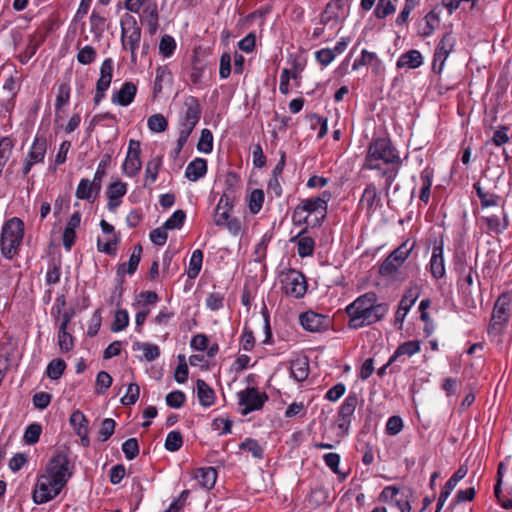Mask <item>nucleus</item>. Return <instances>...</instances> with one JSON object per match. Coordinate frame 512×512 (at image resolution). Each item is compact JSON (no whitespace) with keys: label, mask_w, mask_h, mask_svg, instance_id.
I'll list each match as a JSON object with an SVG mask.
<instances>
[{"label":"nucleus","mask_w":512,"mask_h":512,"mask_svg":"<svg viewBox=\"0 0 512 512\" xmlns=\"http://www.w3.org/2000/svg\"><path fill=\"white\" fill-rule=\"evenodd\" d=\"M302 327L309 332H321L329 327L330 320L327 316L308 311L300 315Z\"/></svg>","instance_id":"obj_16"},{"label":"nucleus","mask_w":512,"mask_h":512,"mask_svg":"<svg viewBox=\"0 0 512 512\" xmlns=\"http://www.w3.org/2000/svg\"><path fill=\"white\" fill-rule=\"evenodd\" d=\"M314 240L309 236L300 237L297 242V252L300 257H307L313 254Z\"/></svg>","instance_id":"obj_46"},{"label":"nucleus","mask_w":512,"mask_h":512,"mask_svg":"<svg viewBox=\"0 0 512 512\" xmlns=\"http://www.w3.org/2000/svg\"><path fill=\"white\" fill-rule=\"evenodd\" d=\"M66 368V363L64 360L57 358L53 359L47 366V376L52 380L59 379L64 373Z\"/></svg>","instance_id":"obj_42"},{"label":"nucleus","mask_w":512,"mask_h":512,"mask_svg":"<svg viewBox=\"0 0 512 512\" xmlns=\"http://www.w3.org/2000/svg\"><path fill=\"white\" fill-rule=\"evenodd\" d=\"M58 345L63 353L71 351L74 347L73 336L67 330L58 331Z\"/></svg>","instance_id":"obj_58"},{"label":"nucleus","mask_w":512,"mask_h":512,"mask_svg":"<svg viewBox=\"0 0 512 512\" xmlns=\"http://www.w3.org/2000/svg\"><path fill=\"white\" fill-rule=\"evenodd\" d=\"M330 199L331 193L323 191L318 197L302 200L293 212V222L297 224L305 223L312 227L320 225L326 217L327 204Z\"/></svg>","instance_id":"obj_3"},{"label":"nucleus","mask_w":512,"mask_h":512,"mask_svg":"<svg viewBox=\"0 0 512 512\" xmlns=\"http://www.w3.org/2000/svg\"><path fill=\"white\" fill-rule=\"evenodd\" d=\"M430 271L435 279H440L445 275L443 247L441 245L433 247L430 259Z\"/></svg>","instance_id":"obj_27"},{"label":"nucleus","mask_w":512,"mask_h":512,"mask_svg":"<svg viewBox=\"0 0 512 512\" xmlns=\"http://www.w3.org/2000/svg\"><path fill=\"white\" fill-rule=\"evenodd\" d=\"M377 301L376 293L367 292L350 303L345 309L349 317L348 327L359 329L383 319L389 308L386 303H378Z\"/></svg>","instance_id":"obj_2"},{"label":"nucleus","mask_w":512,"mask_h":512,"mask_svg":"<svg viewBox=\"0 0 512 512\" xmlns=\"http://www.w3.org/2000/svg\"><path fill=\"white\" fill-rule=\"evenodd\" d=\"M116 422L111 418H105L101 423V428L98 432L100 441H107L114 433Z\"/></svg>","instance_id":"obj_52"},{"label":"nucleus","mask_w":512,"mask_h":512,"mask_svg":"<svg viewBox=\"0 0 512 512\" xmlns=\"http://www.w3.org/2000/svg\"><path fill=\"white\" fill-rule=\"evenodd\" d=\"M23 237V221L17 217L7 220L2 227L0 238L2 255L7 259H12L18 253Z\"/></svg>","instance_id":"obj_5"},{"label":"nucleus","mask_w":512,"mask_h":512,"mask_svg":"<svg viewBox=\"0 0 512 512\" xmlns=\"http://www.w3.org/2000/svg\"><path fill=\"white\" fill-rule=\"evenodd\" d=\"M196 386L200 404L204 407L211 406L214 403L215 399L214 391L202 379L197 380Z\"/></svg>","instance_id":"obj_34"},{"label":"nucleus","mask_w":512,"mask_h":512,"mask_svg":"<svg viewBox=\"0 0 512 512\" xmlns=\"http://www.w3.org/2000/svg\"><path fill=\"white\" fill-rule=\"evenodd\" d=\"M142 23L147 25L148 32L154 35L159 28L158 5L154 0H149L144 6L141 15Z\"/></svg>","instance_id":"obj_19"},{"label":"nucleus","mask_w":512,"mask_h":512,"mask_svg":"<svg viewBox=\"0 0 512 512\" xmlns=\"http://www.w3.org/2000/svg\"><path fill=\"white\" fill-rule=\"evenodd\" d=\"M171 72L167 66H159L156 69V77L154 82V94H158L163 89V83L164 82H170L171 81Z\"/></svg>","instance_id":"obj_40"},{"label":"nucleus","mask_w":512,"mask_h":512,"mask_svg":"<svg viewBox=\"0 0 512 512\" xmlns=\"http://www.w3.org/2000/svg\"><path fill=\"white\" fill-rule=\"evenodd\" d=\"M183 445V438L179 431H171L167 434L165 439V448L168 451H178Z\"/></svg>","instance_id":"obj_47"},{"label":"nucleus","mask_w":512,"mask_h":512,"mask_svg":"<svg viewBox=\"0 0 512 512\" xmlns=\"http://www.w3.org/2000/svg\"><path fill=\"white\" fill-rule=\"evenodd\" d=\"M357 404L358 397L355 393H350L345 398L338 411V427L340 429L344 431L348 430Z\"/></svg>","instance_id":"obj_17"},{"label":"nucleus","mask_w":512,"mask_h":512,"mask_svg":"<svg viewBox=\"0 0 512 512\" xmlns=\"http://www.w3.org/2000/svg\"><path fill=\"white\" fill-rule=\"evenodd\" d=\"M176 49V42L170 35L162 36L159 43V52L164 57H170Z\"/></svg>","instance_id":"obj_51"},{"label":"nucleus","mask_w":512,"mask_h":512,"mask_svg":"<svg viewBox=\"0 0 512 512\" xmlns=\"http://www.w3.org/2000/svg\"><path fill=\"white\" fill-rule=\"evenodd\" d=\"M283 291L286 295L301 298L307 290V283L304 275L296 270H289L281 280Z\"/></svg>","instance_id":"obj_9"},{"label":"nucleus","mask_w":512,"mask_h":512,"mask_svg":"<svg viewBox=\"0 0 512 512\" xmlns=\"http://www.w3.org/2000/svg\"><path fill=\"white\" fill-rule=\"evenodd\" d=\"M148 128L155 133L164 132L168 127V122L162 114H153L147 120Z\"/></svg>","instance_id":"obj_43"},{"label":"nucleus","mask_w":512,"mask_h":512,"mask_svg":"<svg viewBox=\"0 0 512 512\" xmlns=\"http://www.w3.org/2000/svg\"><path fill=\"white\" fill-rule=\"evenodd\" d=\"M109 161H110V156L105 155L102 158V160L100 161V163L97 167V170L94 174L93 181H94V186H96V195L99 194V192L101 190V182L105 175V167Z\"/></svg>","instance_id":"obj_59"},{"label":"nucleus","mask_w":512,"mask_h":512,"mask_svg":"<svg viewBox=\"0 0 512 512\" xmlns=\"http://www.w3.org/2000/svg\"><path fill=\"white\" fill-rule=\"evenodd\" d=\"M141 254H142V246L140 244H137L134 246L133 248V251L130 255V258H129V261H128V264H127V269L124 270V267L126 266L125 263L121 264L119 267H118V274L120 273H128V274H133L139 263H140V260H141Z\"/></svg>","instance_id":"obj_35"},{"label":"nucleus","mask_w":512,"mask_h":512,"mask_svg":"<svg viewBox=\"0 0 512 512\" xmlns=\"http://www.w3.org/2000/svg\"><path fill=\"white\" fill-rule=\"evenodd\" d=\"M197 149L203 153H210L213 149V135L209 129H203L197 144Z\"/></svg>","instance_id":"obj_50"},{"label":"nucleus","mask_w":512,"mask_h":512,"mask_svg":"<svg viewBox=\"0 0 512 512\" xmlns=\"http://www.w3.org/2000/svg\"><path fill=\"white\" fill-rule=\"evenodd\" d=\"M202 263L203 252L200 249L194 250L189 261L188 269L186 270L189 279H195L199 275Z\"/></svg>","instance_id":"obj_37"},{"label":"nucleus","mask_w":512,"mask_h":512,"mask_svg":"<svg viewBox=\"0 0 512 512\" xmlns=\"http://www.w3.org/2000/svg\"><path fill=\"white\" fill-rule=\"evenodd\" d=\"M94 192L96 193V186H94V181L83 178L80 180L77 186L75 196L80 200L91 201Z\"/></svg>","instance_id":"obj_36"},{"label":"nucleus","mask_w":512,"mask_h":512,"mask_svg":"<svg viewBox=\"0 0 512 512\" xmlns=\"http://www.w3.org/2000/svg\"><path fill=\"white\" fill-rule=\"evenodd\" d=\"M71 476L68 457L64 453H57L50 459L46 472L39 476L33 490V501L36 504H43L54 499Z\"/></svg>","instance_id":"obj_1"},{"label":"nucleus","mask_w":512,"mask_h":512,"mask_svg":"<svg viewBox=\"0 0 512 512\" xmlns=\"http://www.w3.org/2000/svg\"><path fill=\"white\" fill-rule=\"evenodd\" d=\"M120 26L122 48L130 51L131 62L135 64L137 61L136 51L141 43V28L136 18L130 14L121 17Z\"/></svg>","instance_id":"obj_6"},{"label":"nucleus","mask_w":512,"mask_h":512,"mask_svg":"<svg viewBox=\"0 0 512 512\" xmlns=\"http://www.w3.org/2000/svg\"><path fill=\"white\" fill-rule=\"evenodd\" d=\"M70 424L76 430L77 435L81 438L84 445L89 443L88 439V420L85 415L79 411H74L70 416Z\"/></svg>","instance_id":"obj_25"},{"label":"nucleus","mask_w":512,"mask_h":512,"mask_svg":"<svg viewBox=\"0 0 512 512\" xmlns=\"http://www.w3.org/2000/svg\"><path fill=\"white\" fill-rule=\"evenodd\" d=\"M166 404L171 407L178 409L183 406L186 400L185 394L180 390H175L166 395Z\"/></svg>","instance_id":"obj_57"},{"label":"nucleus","mask_w":512,"mask_h":512,"mask_svg":"<svg viewBox=\"0 0 512 512\" xmlns=\"http://www.w3.org/2000/svg\"><path fill=\"white\" fill-rule=\"evenodd\" d=\"M381 199L376 186L373 183L367 184L360 199V205L365 207L368 214L375 212L380 206Z\"/></svg>","instance_id":"obj_21"},{"label":"nucleus","mask_w":512,"mask_h":512,"mask_svg":"<svg viewBox=\"0 0 512 512\" xmlns=\"http://www.w3.org/2000/svg\"><path fill=\"white\" fill-rule=\"evenodd\" d=\"M420 342L411 340L402 343L397 347L393 355L389 358L388 364H393L398 361L402 356L411 357L420 352Z\"/></svg>","instance_id":"obj_29"},{"label":"nucleus","mask_w":512,"mask_h":512,"mask_svg":"<svg viewBox=\"0 0 512 512\" xmlns=\"http://www.w3.org/2000/svg\"><path fill=\"white\" fill-rule=\"evenodd\" d=\"M47 140L44 137H35L26 159L33 164L42 163L47 152Z\"/></svg>","instance_id":"obj_26"},{"label":"nucleus","mask_w":512,"mask_h":512,"mask_svg":"<svg viewBox=\"0 0 512 512\" xmlns=\"http://www.w3.org/2000/svg\"><path fill=\"white\" fill-rule=\"evenodd\" d=\"M419 296L418 288H410L402 297L399 307L395 314V323L400 325L403 323L405 316L410 308L414 305Z\"/></svg>","instance_id":"obj_20"},{"label":"nucleus","mask_w":512,"mask_h":512,"mask_svg":"<svg viewBox=\"0 0 512 512\" xmlns=\"http://www.w3.org/2000/svg\"><path fill=\"white\" fill-rule=\"evenodd\" d=\"M195 478L205 489L214 487L217 479V471L213 467L198 468L195 472Z\"/></svg>","instance_id":"obj_32"},{"label":"nucleus","mask_w":512,"mask_h":512,"mask_svg":"<svg viewBox=\"0 0 512 512\" xmlns=\"http://www.w3.org/2000/svg\"><path fill=\"white\" fill-rule=\"evenodd\" d=\"M239 448L241 450L248 451L252 454V456L256 459H262L264 456V449L258 443L257 440L253 438H246L240 445Z\"/></svg>","instance_id":"obj_41"},{"label":"nucleus","mask_w":512,"mask_h":512,"mask_svg":"<svg viewBox=\"0 0 512 512\" xmlns=\"http://www.w3.org/2000/svg\"><path fill=\"white\" fill-rule=\"evenodd\" d=\"M95 58H96V51L90 45H87V46L83 47L82 49H80L77 54L78 62L83 65L91 64L95 60Z\"/></svg>","instance_id":"obj_62"},{"label":"nucleus","mask_w":512,"mask_h":512,"mask_svg":"<svg viewBox=\"0 0 512 512\" xmlns=\"http://www.w3.org/2000/svg\"><path fill=\"white\" fill-rule=\"evenodd\" d=\"M402 162L400 155L391 141L378 138L371 142L365 158V168H380L381 164Z\"/></svg>","instance_id":"obj_4"},{"label":"nucleus","mask_w":512,"mask_h":512,"mask_svg":"<svg viewBox=\"0 0 512 512\" xmlns=\"http://www.w3.org/2000/svg\"><path fill=\"white\" fill-rule=\"evenodd\" d=\"M432 171L429 169H424L420 174V179L422 181V187L420 191L419 198L424 203H428L430 199V190L432 186Z\"/></svg>","instance_id":"obj_39"},{"label":"nucleus","mask_w":512,"mask_h":512,"mask_svg":"<svg viewBox=\"0 0 512 512\" xmlns=\"http://www.w3.org/2000/svg\"><path fill=\"white\" fill-rule=\"evenodd\" d=\"M112 377L105 371H100L96 377V392L103 394L112 384Z\"/></svg>","instance_id":"obj_60"},{"label":"nucleus","mask_w":512,"mask_h":512,"mask_svg":"<svg viewBox=\"0 0 512 512\" xmlns=\"http://www.w3.org/2000/svg\"><path fill=\"white\" fill-rule=\"evenodd\" d=\"M264 202V192L260 189H255L251 192L249 198V209L253 214L258 213Z\"/></svg>","instance_id":"obj_54"},{"label":"nucleus","mask_w":512,"mask_h":512,"mask_svg":"<svg viewBox=\"0 0 512 512\" xmlns=\"http://www.w3.org/2000/svg\"><path fill=\"white\" fill-rule=\"evenodd\" d=\"M201 106L194 96H187L180 114V127L194 130L201 117Z\"/></svg>","instance_id":"obj_10"},{"label":"nucleus","mask_w":512,"mask_h":512,"mask_svg":"<svg viewBox=\"0 0 512 512\" xmlns=\"http://www.w3.org/2000/svg\"><path fill=\"white\" fill-rule=\"evenodd\" d=\"M508 321V313L505 307V303L502 302V298H499L494 306L492 313V327L495 328L497 325L502 326Z\"/></svg>","instance_id":"obj_38"},{"label":"nucleus","mask_w":512,"mask_h":512,"mask_svg":"<svg viewBox=\"0 0 512 512\" xmlns=\"http://www.w3.org/2000/svg\"><path fill=\"white\" fill-rule=\"evenodd\" d=\"M122 451L126 459L133 460L139 454V445L136 438H129L122 444Z\"/></svg>","instance_id":"obj_55"},{"label":"nucleus","mask_w":512,"mask_h":512,"mask_svg":"<svg viewBox=\"0 0 512 512\" xmlns=\"http://www.w3.org/2000/svg\"><path fill=\"white\" fill-rule=\"evenodd\" d=\"M290 374L297 381L302 382L309 374V361L305 356L297 357L290 362Z\"/></svg>","instance_id":"obj_28"},{"label":"nucleus","mask_w":512,"mask_h":512,"mask_svg":"<svg viewBox=\"0 0 512 512\" xmlns=\"http://www.w3.org/2000/svg\"><path fill=\"white\" fill-rule=\"evenodd\" d=\"M239 406L241 407V414L247 415L252 411L262 409L268 396L265 392H260L255 387H248L238 392Z\"/></svg>","instance_id":"obj_8"},{"label":"nucleus","mask_w":512,"mask_h":512,"mask_svg":"<svg viewBox=\"0 0 512 512\" xmlns=\"http://www.w3.org/2000/svg\"><path fill=\"white\" fill-rule=\"evenodd\" d=\"M127 192V185L124 182L116 181L111 183L107 188L108 198L121 199Z\"/></svg>","instance_id":"obj_61"},{"label":"nucleus","mask_w":512,"mask_h":512,"mask_svg":"<svg viewBox=\"0 0 512 512\" xmlns=\"http://www.w3.org/2000/svg\"><path fill=\"white\" fill-rule=\"evenodd\" d=\"M207 172V162L202 158H195L191 161L185 170V176L190 181H197L202 178Z\"/></svg>","instance_id":"obj_30"},{"label":"nucleus","mask_w":512,"mask_h":512,"mask_svg":"<svg viewBox=\"0 0 512 512\" xmlns=\"http://www.w3.org/2000/svg\"><path fill=\"white\" fill-rule=\"evenodd\" d=\"M379 500L399 508L401 512H410L411 506L408 501V494L400 491L395 486L385 487L379 495Z\"/></svg>","instance_id":"obj_12"},{"label":"nucleus","mask_w":512,"mask_h":512,"mask_svg":"<svg viewBox=\"0 0 512 512\" xmlns=\"http://www.w3.org/2000/svg\"><path fill=\"white\" fill-rule=\"evenodd\" d=\"M455 42V37L452 32H447L440 40L435 49L433 58L432 69L434 72H442L446 59L454 49Z\"/></svg>","instance_id":"obj_11"},{"label":"nucleus","mask_w":512,"mask_h":512,"mask_svg":"<svg viewBox=\"0 0 512 512\" xmlns=\"http://www.w3.org/2000/svg\"><path fill=\"white\" fill-rule=\"evenodd\" d=\"M113 73V60L111 58L105 59L100 67V77L96 83V92L94 103L98 105L105 97V92L108 90L112 80Z\"/></svg>","instance_id":"obj_15"},{"label":"nucleus","mask_w":512,"mask_h":512,"mask_svg":"<svg viewBox=\"0 0 512 512\" xmlns=\"http://www.w3.org/2000/svg\"><path fill=\"white\" fill-rule=\"evenodd\" d=\"M113 73V60L111 58L105 59L100 67V77L96 83V92L94 103L98 105L105 97V92L108 90L112 80Z\"/></svg>","instance_id":"obj_14"},{"label":"nucleus","mask_w":512,"mask_h":512,"mask_svg":"<svg viewBox=\"0 0 512 512\" xmlns=\"http://www.w3.org/2000/svg\"><path fill=\"white\" fill-rule=\"evenodd\" d=\"M137 87L132 82H125L119 91L112 95V102L120 106H128L135 98Z\"/></svg>","instance_id":"obj_23"},{"label":"nucleus","mask_w":512,"mask_h":512,"mask_svg":"<svg viewBox=\"0 0 512 512\" xmlns=\"http://www.w3.org/2000/svg\"><path fill=\"white\" fill-rule=\"evenodd\" d=\"M402 166V162L399 163H389V164H381L380 168H370L371 170H377L379 175L385 179V194L389 195V191L393 182L399 174V170Z\"/></svg>","instance_id":"obj_22"},{"label":"nucleus","mask_w":512,"mask_h":512,"mask_svg":"<svg viewBox=\"0 0 512 512\" xmlns=\"http://www.w3.org/2000/svg\"><path fill=\"white\" fill-rule=\"evenodd\" d=\"M129 323V315L125 309L117 310L115 313L114 321L111 325V330L113 332H119L124 330Z\"/></svg>","instance_id":"obj_49"},{"label":"nucleus","mask_w":512,"mask_h":512,"mask_svg":"<svg viewBox=\"0 0 512 512\" xmlns=\"http://www.w3.org/2000/svg\"><path fill=\"white\" fill-rule=\"evenodd\" d=\"M140 142L134 139L129 141L126 159L123 163V171L128 177H135L141 170Z\"/></svg>","instance_id":"obj_13"},{"label":"nucleus","mask_w":512,"mask_h":512,"mask_svg":"<svg viewBox=\"0 0 512 512\" xmlns=\"http://www.w3.org/2000/svg\"><path fill=\"white\" fill-rule=\"evenodd\" d=\"M140 394V388L136 383H130L127 388L126 394L121 398V403L124 406H130L137 402Z\"/></svg>","instance_id":"obj_53"},{"label":"nucleus","mask_w":512,"mask_h":512,"mask_svg":"<svg viewBox=\"0 0 512 512\" xmlns=\"http://www.w3.org/2000/svg\"><path fill=\"white\" fill-rule=\"evenodd\" d=\"M70 99V86L67 83H62L58 87V93L55 102V109L59 111L61 107L69 102Z\"/></svg>","instance_id":"obj_56"},{"label":"nucleus","mask_w":512,"mask_h":512,"mask_svg":"<svg viewBox=\"0 0 512 512\" xmlns=\"http://www.w3.org/2000/svg\"><path fill=\"white\" fill-rule=\"evenodd\" d=\"M234 195L224 192L216 206L214 214V223L216 226H223L230 218V211L233 207Z\"/></svg>","instance_id":"obj_18"},{"label":"nucleus","mask_w":512,"mask_h":512,"mask_svg":"<svg viewBox=\"0 0 512 512\" xmlns=\"http://www.w3.org/2000/svg\"><path fill=\"white\" fill-rule=\"evenodd\" d=\"M186 218V214L183 210H176L163 224L164 229L173 230L182 227Z\"/></svg>","instance_id":"obj_48"},{"label":"nucleus","mask_w":512,"mask_h":512,"mask_svg":"<svg viewBox=\"0 0 512 512\" xmlns=\"http://www.w3.org/2000/svg\"><path fill=\"white\" fill-rule=\"evenodd\" d=\"M224 294L212 292L206 298V305L212 311H217L223 306Z\"/></svg>","instance_id":"obj_64"},{"label":"nucleus","mask_w":512,"mask_h":512,"mask_svg":"<svg viewBox=\"0 0 512 512\" xmlns=\"http://www.w3.org/2000/svg\"><path fill=\"white\" fill-rule=\"evenodd\" d=\"M482 219L487 224L488 229L496 234L502 233L508 227L507 215L501 207L498 214L483 216Z\"/></svg>","instance_id":"obj_24"},{"label":"nucleus","mask_w":512,"mask_h":512,"mask_svg":"<svg viewBox=\"0 0 512 512\" xmlns=\"http://www.w3.org/2000/svg\"><path fill=\"white\" fill-rule=\"evenodd\" d=\"M162 165V157L156 156L149 160L145 168L144 187H148L157 180L159 169Z\"/></svg>","instance_id":"obj_33"},{"label":"nucleus","mask_w":512,"mask_h":512,"mask_svg":"<svg viewBox=\"0 0 512 512\" xmlns=\"http://www.w3.org/2000/svg\"><path fill=\"white\" fill-rule=\"evenodd\" d=\"M90 24L91 31L96 34H100L105 30L106 18L96 11H93L90 15Z\"/></svg>","instance_id":"obj_63"},{"label":"nucleus","mask_w":512,"mask_h":512,"mask_svg":"<svg viewBox=\"0 0 512 512\" xmlns=\"http://www.w3.org/2000/svg\"><path fill=\"white\" fill-rule=\"evenodd\" d=\"M412 249L413 245L408 247L407 242L400 245L382 262L379 273L385 277L395 278V274L408 258Z\"/></svg>","instance_id":"obj_7"},{"label":"nucleus","mask_w":512,"mask_h":512,"mask_svg":"<svg viewBox=\"0 0 512 512\" xmlns=\"http://www.w3.org/2000/svg\"><path fill=\"white\" fill-rule=\"evenodd\" d=\"M42 433V427L38 423H31L24 432L23 440L28 445H33L39 441Z\"/></svg>","instance_id":"obj_44"},{"label":"nucleus","mask_w":512,"mask_h":512,"mask_svg":"<svg viewBox=\"0 0 512 512\" xmlns=\"http://www.w3.org/2000/svg\"><path fill=\"white\" fill-rule=\"evenodd\" d=\"M396 11V7L393 5L391 0H378L374 15L378 19H384L385 17L393 14Z\"/></svg>","instance_id":"obj_45"},{"label":"nucleus","mask_w":512,"mask_h":512,"mask_svg":"<svg viewBox=\"0 0 512 512\" xmlns=\"http://www.w3.org/2000/svg\"><path fill=\"white\" fill-rule=\"evenodd\" d=\"M423 63V57L418 50H409L402 54L397 60V68L407 67L409 69H416Z\"/></svg>","instance_id":"obj_31"}]
</instances>
